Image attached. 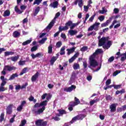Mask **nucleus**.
Masks as SVG:
<instances>
[{
    "mask_svg": "<svg viewBox=\"0 0 126 126\" xmlns=\"http://www.w3.org/2000/svg\"><path fill=\"white\" fill-rule=\"evenodd\" d=\"M99 12L100 14H104V13L107 12V11L105 10V7H102V10H100L99 11Z\"/></svg>",
    "mask_w": 126,
    "mask_h": 126,
    "instance_id": "c03bdc74",
    "label": "nucleus"
},
{
    "mask_svg": "<svg viewBox=\"0 0 126 126\" xmlns=\"http://www.w3.org/2000/svg\"><path fill=\"white\" fill-rule=\"evenodd\" d=\"M12 108H13V104H9L6 108L7 115H11L12 114Z\"/></svg>",
    "mask_w": 126,
    "mask_h": 126,
    "instance_id": "0eeeda50",
    "label": "nucleus"
},
{
    "mask_svg": "<svg viewBox=\"0 0 126 126\" xmlns=\"http://www.w3.org/2000/svg\"><path fill=\"white\" fill-rule=\"evenodd\" d=\"M98 19H99V20L102 22V21H104V20L105 19V16L103 15H101L99 17H98Z\"/></svg>",
    "mask_w": 126,
    "mask_h": 126,
    "instance_id": "a18cd8bd",
    "label": "nucleus"
},
{
    "mask_svg": "<svg viewBox=\"0 0 126 126\" xmlns=\"http://www.w3.org/2000/svg\"><path fill=\"white\" fill-rule=\"evenodd\" d=\"M74 101H72L69 103L68 105V109L69 111H70V112L73 111V107H75V106H77V105L80 104V101L79 100V99L77 98V97H74Z\"/></svg>",
    "mask_w": 126,
    "mask_h": 126,
    "instance_id": "7ed1b4c3",
    "label": "nucleus"
},
{
    "mask_svg": "<svg viewBox=\"0 0 126 126\" xmlns=\"http://www.w3.org/2000/svg\"><path fill=\"white\" fill-rule=\"evenodd\" d=\"M62 42L59 41L56 43V46L57 48H61V46H62Z\"/></svg>",
    "mask_w": 126,
    "mask_h": 126,
    "instance_id": "bf43d9fd",
    "label": "nucleus"
},
{
    "mask_svg": "<svg viewBox=\"0 0 126 126\" xmlns=\"http://www.w3.org/2000/svg\"><path fill=\"white\" fill-rule=\"evenodd\" d=\"M116 23H118V21H117V20L113 21L111 25L109 26V29H112Z\"/></svg>",
    "mask_w": 126,
    "mask_h": 126,
    "instance_id": "a19ab883",
    "label": "nucleus"
},
{
    "mask_svg": "<svg viewBox=\"0 0 126 126\" xmlns=\"http://www.w3.org/2000/svg\"><path fill=\"white\" fill-rule=\"evenodd\" d=\"M40 11V6H37L34 10V12L33 13V16H36L39 12Z\"/></svg>",
    "mask_w": 126,
    "mask_h": 126,
    "instance_id": "b1692460",
    "label": "nucleus"
},
{
    "mask_svg": "<svg viewBox=\"0 0 126 126\" xmlns=\"http://www.w3.org/2000/svg\"><path fill=\"white\" fill-rule=\"evenodd\" d=\"M10 15V11L9 10H6L4 11L3 16L6 17V16H9Z\"/></svg>",
    "mask_w": 126,
    "mask_h": 126,
    "instance_id": "a878e982",
    "label": "nucleus"
},
{
    "mask_svg": "<svg viewBox=\"0 0 126 126\" xmlns=\"http://www.w3.org/2000/svg\"><path fill=\"white\" fill-rule=\"evenodd\" d=\"M43 0H35V1L33 2V4H37V5H39L40 4V3Z\"/></svg>",
    "mask_w": 126,
    "mask_h": 126,
    "instance_id": "37998d69",
    "label": "nucleus"
},
{
    "mask_svg": "<svg viewBox=\"0 0 126 126\" xmlns=\"http://www.w3.org/2000/svg\"><path fill=\"white\" fill-rule=\"evenodd\" d=\"M96 16V13H94L93 15L89 19V21L90 22H93V20H94V17Z\"/></svg>",
    "mask_w": 126,
    "mask_h": 126,
    "instance_id": "58836bf2",
    "label": "nucleus"
},
{
    "mask_svg": "<svg viewBox=\"0 0 126 126\" xmlns=\"http://www.w3.org/2000/svg\"><path fill=\"white\" fill-rule=\"evenodd\" d=\"M112 18H110V19L107 20L105 23H103L101 24V27H106V26H108L110 23H111V20Z\"/></svg>",
    "mask_w": 126,
    "mask_h": 126,
    "instance_id": "2eb2a0df",
    "label": "nucleus"
},
{
    "mask_svg": "<svg viewBox=\"0 0 126 126\" xmlns=\"http://www.w3.org/2000/svg\"><path fill=\"white\" fill-rule=\"evenodd\" d=\"M68 33L70 34V36H74V35L77 34V31L75 30H71L68 31Z\"/></svg>",
    "mask_w": 126,
    "mask_h": 126,
    "instance_id": "393cba45",
    "label": "nucleus"
},
{
    "mask_svg": "<svg viewBox=\"0 0 126 126\" xmlns=\"http://www.w3.org/2000/svg\"><path fill=\"white\" fill-rule=\"evenodd\" d=\"M25 63H26V61H20L19 62V65H24L25 64Z\"/></svg>",
    "mask_w": 126,
    "mask_h": 126,
    "instance_id": "8fccbe9b",
    "label": "nucleus"
},
{
    "mask_svg": "<svg viewBox=\"0 0 126 126\" xmlns=\"http://www.w3.org/2000/svg\"><path fill=\"white\" fill-rule=\"evenodd\" d=\"M31 42H32V39L31 38H30V39L22 43V45L23 46H26V45H29V44H30V43H31Z\"/></svg>",
    "mask_w": 126,
    "mask_h": 126,
    "instance_id": "c756f323",
    "label": "nucleus"
},
{
    "mask_svg": "<svg viewBox=\"0 0 126 126\" xmlns=\"http://www.w3.org/2000/svg\"><path fill=\"white\" fill-rule=\"evenodd\" d=\"M95 30V28L93 26V25L89 27V28L88 29V31H93V30Z\"/></svg>",
    "mask_w": 126,
    "mask_h": 126,
    "instance_id": "5fc2aeb1",
    "label": "nucleus"
},
{
    "mask_svg": "<svg viewBox=\"0 0 126 126\" xmlns=\"http://www.w3.org/2000/svg\"><path fill=\"white\" fill-rule=\"evenodd\" d=\"M88 9H89V8L88 7V6H87L86 5L84 6V11H85L86 12H87L88 11Z\"/></svg>",
    "mask_w": 126,
    "mask_h": 126,
    "instance_id": "338daca9",
    "label": "nucleus"
},
{
    "mask_svg": "<svg viewBox=\"0 0 126 126\" xmlns=\"http://www.w3.org/2000/svg\"><path fill=\"white\" fill-rule=\"evenodd\" d=\"M18 77V74H17V73H15L14 74H12L10 78H9V80H13L15 77Z\"/></svg>",
    "mask_w": 126,
    "mask_h": 126,
    "instance_id": "412c9836",
    "label": "nucleus"
},
{
    "mask_svg": "<svg viewBox=\"0 0 126 126\" xmlns=\"http://www.w3.org/2000/svg\"><path fill=\"white\" fill-rule=\"evenodd\" d=\"M115 60V57L114 56H112L111 57L109 58L108 59V62L109 63H112V62H114V60Z\"/></svg>",
    "mask_w": 126,
    "mask_h": 126,
    "instance_id": "052dcab7",
    "label": "nucleus"
},
{
    "mask_svg": "<svg viewBox=\"0 0 126 126\" xmlns=\"http://www.w3.org/2000/svg\"><path fill=\"white\" fill-rule=\"evenodd\" d=\"M114 89H119L122 87V85H113Z\"/></svg>",
    "mask_w": 126,
    "mask_h": 126,
    "instance_id": "49530a36",
    "label": "nucleus"
},
{
    "mask_svg": "<svg viewBox=\"0 0 126 126\" xmlns=\"http://www.w3.org/2000/svg\"><path fill=\"white\" fill-rule=\"evenodd\" d=\"M77 119H78V121H79V120H81V121H82L84 118H85V115L84 114H79L76 116Z\"/></svg>",
    "mask_w": 126,
    "mask_h": 126,
    "instance_id": "6ab92c4d",
    "label": "nucleus"
},
{
    "mask_svg": "<svg viewBox=\"0 0 126 126\" xmlns=\"http://www.w3.org/2000/svg\"><path fill=\"white\" fill-rule=\"evenodd\" d=\"M43 56H44V54H43L42 52H39L36 54V56L37 58H40V57H43Z\"/></svg>",
    "mask_w": 126,
    "mask_h": 126,
    "instance_id": "4d7b16f0",
    "label": "nucleus"
},
{
    "mask_svg": "<svg viewBox=\"0 0 126 126\" xmlns=\"http://www.w3.org/2000/svg\"><path fill=\"white\" fill-rule=\"evenodd\" d=\"M73 67L75 70H76V69H79L80 68L79 66V64L77 63H74L73 65Z\"/></svg>",
    "mask_w": 126,
    "mask_h": 126,
    "instance_id": "2f4dec72",
    "label": "nucleus"
},
{
    "mask_svg": "<svg viewBox=\"0 0 126 126\" xmlns=\"http://www.w3.org/2000/svg\"><path fill=\"white\" fill-rule=\"evenodd\" d=\"M39 72H36V73L34 74L33 76L32 77V82H35L39 78Z\"/></svg>",
    "mask_w": 126,
    "mask_h": 126,
    "instance_id": "9d476101",
    "label": "nucleus"
},
{
    "mask_svg": "<svg viewBox=\"0 0 126 126\" xmlns=\"http://www.w3.org/2000/svg\"><path fill=\"white\" fill-rule=\"evenodd\" d=\"M60 15H61V13H60V12H57V13L56 14L55 16V17H54L53 20H54V21L56 20V19L57 18H59V17L60 16Z\"/></svg>",
    "mask_w": 126,
    "mask_h": 126,
    "instance_id": "de8ad7c7",
    "label": "nucleus"
},
{
    "mask_svg": "<svg viewBox=\"0 0 126 126\" xmlns=\"http://www.w3.org/2000/svg\"><path fill=\"white\" fill-rule=\"evenodd\" d=\"M58 5H59V2L57 1L53 2V3H51L50 4V6H51V7H54V8H57L58 7Z\"/></svg>",
    "mask_w": 126,
    "mask_h": 126,
    "instance_id": "dca6fc26",
    "label": "nucleus"
},
{
    "mask_svg": "<svg viewBox=\"0 0 126 126\" xmlns=\"http://www.w3.org/2000/svg\"><path fill=\"white\" fill-rule=\"evenodd\" d=\"M37 50H38V46H33L31 49V52H32V53H33V52H35L36 51H37Z\"/></svg>",
    "mask_w": 126,
    "mask_h": 126,
    "instance_id": "4c0bfd02",
    "label": "nucleus"
},
{
    "mask_svg": "<svg viewBox=\"0 0 126 126\" xmlns=\"http://www.w3.org/2000/svg\"><path fill=\"white\" fill-rule=\"evenodd\" d=\"M48 105V100H43L40 102L41 107H45Z\"/></svg>",
    "mask_w": 126,
    "mask_h": 126,
    "instance_id": "cd10ccee",
    "label": "nucleus"
},
{
    "mask_svg": "<svg viewBox=\"0 0 126 126\" xmlns=\"http://www.w3.org/2000/svg\"><path fill=\"white\" fill-rule=\"evenodd\" d=\"M120 72H121V71L116 70L115 72H114V73L113 74V76H116L118 75V74L120 73Z\"/></svg>",
    "mask_w": 126,
    "mask_h": 126,
    "instance_id": "13d9d810",
    "label": "nucleus"
},
{
    "mask_svg": "<svg viewBox=\"0 0 126 126\" xmlns=\"http://www.w3.org/2000/svg\"><path fill=\"white\" fill-rule=\"evenodd\" d=\"M22 109H23V106L20 105L17 107V110L18 111V112H21Z\"/></svg>",
    "mask_w": 126,
    "mask_h": 126,
    "instance_id": "864d4df0",
    "label": "nucleus"
},
{
    "mask_svg": "<svg viewBox=\"0 0 126 126\" xmlns=\"http://www.w3.org/2000/svg\"><path fill=\"white\" fill-rule=\"evenodd\" d=\"M57 60H58V57L53 56L50 60V64L54 65V63H55V62H56Z\"/></svg>",
    "mask_w": 126,
    "mask_h": 126,
    "instance_id": "a211bd4d",
    "label": "nucleus"
},
{
    "mask_svg": "<svg viewBox=\"0 0 126 126\" xmlns=\"http://www.w3.org/2000/svg\"><path fill=\"white\" fill-rule=\"evenodd\" d=\"M78 2V6L80 8H82V6H83V0H79Z\"/></svg>",
    "mask_w": 126,
    "mask_h": 126,
    "instance_id": "c9c22d12",
    "label": "nucleus"
},
{
    "mask_svg": "<svg viewBox=\"0 0 126 126\" xmlns=\"http://www.w3.org/2000/svg\"><path fill=\"white\" fill-rule=\"evenodd\" d=\"M106 85L108 86L111 84V79H108L105 82Z\"/></svg>",
    "mask_w": 126,
    "mask_h": 126,
    "instance_id": "e2e57ef3",
    "label": "nucleus"
},
{
    "mask_svg": "<svg viewBox=\"0 0 126 126\" xmlns=\"http://www.w3.org/2000/svg\"><path fill=\"white\" fill-rule=\"evenodd\" d=\"M45 110H46V107H42V108L38 109L37 111H35L34 113L36 115H40V114H42Z\"/></svg>",
    "mask_w": 126,
    "mask_h": 126,
    "instance_id": "f8f14e48",
    "label": "nucleus"
},
{
    "mask_svg": "<svg viewBox=\"0 0 126 126\" xmlns=\"http://www.w3.org/2000/svg\"><path fill=\"white\" fill-rule=\"evenodd\" d=\"M102 53V50L100 49H98L95 50V52L91 56H90L89 61H90V65L93 67H96L98 65V62L95 59L96 58V56L101 54Z\"/></svg>",
    "mask_w": 126,
    "mask_h": 126,
    "instance_id": "f257e3e1",
    "label": "nucleus"
},
{
    "mask_svg": "<svg viewBox=\"0 0 126 126\" xmlns=\"http://www.w3.org/2000/svg\"><path fill=\"white\" fill-rule=\"evenodd\" d=\"M15 89L16 90H20V89H21V86H20V85H16L15 86Z\"/></svg>",
    "mask_w": 126,
    "mask_h": 126,
    "instance_id": "69168bd1",
    "label": "nucleus"
},
{
    "mask_svg": "<svg viewBox=\"0 0 126 126\" xmlns=\"http://www.w3.org/2000/svg\"><path fill=\"white\" fill-rule=\"evenodd\" d=\"M18 59H19V55L10 58V59L12 62H17V61H18Z\"/></svg>",
    "mask_w": 126,
    "mask_h": 126,
    "instance_id": "c85d7f7f",
    "label": "nucleus"
},
{
    "mask_svg": "<svg viewBox=\"0 0 126 126\" xmlns=\"http://www.w3.org/2000/svg\"><path fill=\"white\" fill-rule=\"evenodd\" d=\"M14 54V52L12 51H7L4 52L5 57H7V56H12V55Z\"/></svg>",
    "mask_w": 126,
    "mask_h": 126,
    "instance_id": "bb28decb",
    "label": "nucleus"
},
{
    "mask_svg": "<svg viewBox=\"0 0 126 126\" xmlns=\"http://www.w3.org/2000/svg\"><path fill=\"white\" fill-rule=\"evenodd\" d=\"M16 67L11 66L9 65H5L3 67V70L1 72V74L2 75H5L6 74V71H12L15 70Z\"/></svg>",
    "mask_w": 126,
    "mask_h": 126,
    "instance_id": "20e7f679",
    "label": "nucleus"
},
{
    "mask_svg": "<svg viewBox=\"0 0 126 126\" xmlns=\"http://www.w3.org/2000/svg\"><path fill=\"white\" fill-rule=\"evenodd\" d=\"M88 50V47L87 46H83L80 49L81 52H85Z\"/></svg>",
    "mask_w": 126,
    "mask_h": 126,
    "instance_id": "79ce46f5",
    "label": "nucleus"
},
{
    "mask_svg": "<svg viewBox=\"0 0 126 126\" xmlns=\"http://www.w3.org/2000/svg\"><path fill=\"white\" fill-rule=\"evenodd\" d=\"M91 35H94V36H95V35H96V32H93L88 34V36H91Z\"/></svg>",
    "mask_w": 126,
    "mask_h": 126,
    "instance_id": "774afa93",
    "label": "nucleus"
},
{
    "mask_svg": "<svg viewBox=\"0 0 126 126\" xmlns=\"http://www.w3.org/2000/svg\"><path fill=\"white\" fill-rule=\"evenodd\" d=\"M99 25H100V23H97V22H95V23L93 25V26H94V30L95 31H98V28H99Z\"/></svg>",
    "mask_w": 126,
    "mask_h": 126,
    "instance_id": "4be33fe9",
    "label": "nucleus"
},
{
    "mask_svg": "<svg viewBox=\"0 0 126 126\" xmlns=\"http://www.w3.org/2000/svg\"><path fill=\"white\" fill-rule=\"evenodd\" d=\"M75 58L72 57L69 60V63H73L74 61H75Z\"/></svg>",
    "mask_w": 126,
    "mask_h": 126,
    "instance_id": "603ef678",
    "label": "nucleus"
},
{
    "mask_svg": "<svg viewBox=\"0 0 126 126\" xmlns=\"http://www.w3.org/2000/svg\"><path fill=\"white\" fill-rule=\"evenodd\" d=\"M105 99L106 101H111L113 98H112V96H111L110 95L106 94L105 96Z\"/></svg>",
    "mask_w": 126,
    "mask_h": 126,
    "instance_id": "e433bc0d",
    "label": "nucleus"
},
{
    "mask_svg": "<svg viewBox=\"0 0 126 126\" xmlns=\"http://www.w3.org/2000/svg\"><path fill=\"white\" fill-rule=\"evenodd\" d=\"M0 80L2 81L0 86L3 87L6 84V78L4 79V76H1L0 78Z\"/></svg>",
    "mask_w": 126,
    "mask_h": 126,
    "instance_id": "ddd939ff",
    "label": "nucleus"
},
{
    "mask_svg": "<svg viewBox=\"0 0 126 126\" xmlns=\"http://www.w3.org/2000/svg\"><path fill=\"white\" fill-rule=\"evenodd\" d=\"M48 122L44 121L43 120H37L35 121V125L36 126H46Z\"/></svg>",
    "mask_w": 126,
    "mask_h": 126,
    "instance_id": "423d86ee",
    "label": "nucleus"
},
{
    "mask_svg": "<svg viewBox=\"0 0 126 126\" xmlns=\"http://www.w3.org/2000/svg\"><path fill=\"white\" fill-rule=\"evenodd\" d=\"M27 7V6L26 5H22L20 6V8H21V10H25V9H26Z\"/></svg>",
    "mask_w": 126,
    "mask_h": 126,
    "instance_id": "0e129e2a",
    "label": "nucleus"
},
{
    "mask_svg": "<svg viewBox=\"0 0 126 126\" xmlns=\"http://www.w3.org/2000/svg\"><path fill=\"white\" fill-rule=\"evenodd\" d=\"M106 45H104L102 46V48L103 49H106V50H108L109 48H110L111 45H112V41L108 40L107 42Z\"/></svg>",
    "mask_w": 126,
    "mask_h": 126,
    "instance_id": "9b49d317",
    "label": "nucleus"
},
{
    "mask_svg": "<svg viewBox=\"0 0 126 126\" xmlns=\"http://www.w3.org/2000/svg\"><path fill=\"white\" fill-rule=\"evenodd\" d=\"M117 106H118V103H112L109 106V109H110L111 113H114L117 110Z\"/></svg>",
    "mask_w": 126,
    "mask_h": 126,
    "instance_id": "6e6552de",
    "label": "nucleus"
},
{
    "mask_svg": "<svg viewBox=\"0 0 126 126\" xmlns=\"http://www.w3.org/2000/svg\"><path fill=\"white\" fill-rule=\"evenodd\" d=\"M77 121H78V119H77V116H75L72 119L71 121H70V123L71 124H73L74 122H76Z\"/></svg>",
    "mask_w": 126,
    "mask_h": 126,
    "instance_id": "ea45409f",
    "label": "nucleus"
},
{
    "mask_svg": "<svg viewBox=\"0 0 126 126\" xmlns=\"http://www.w3.org/2000/svg\"><path fill=\"white\" fill-rule=\"evenodd\" d=\"M46 40H47V38H43L39 41V43L40 44H44Z\"/></svg>",
    "mask_w": 126,
    "mask_h": 126,
    "instance_id": "09e8293b",
    "label": "nucleus"
},
{
    "mask_svg": "<svg viewBox=\"0 0 126 126\" xmlns=\"http://www.w3.org/2000/svg\"><path fill=\"white\" fill-rule=\"evenodd\" d=\"M28 85V83H26L24 85L21 86V89H25L26 87Z\"/></svg>",
    "mask_w": 126,
    "mask_h": 126,
    "instance_id": "680f3d73",
    "label": "nucleus"
},
{
    "mask_svg": "<svg viewBox=\"0 0 126 126\" xmlns=\"http://www.w3.org/2000/svg\"><path fill=\"white\" fill-rule=\"evenodd\" d=\"M76 49V47L75 46L73 47L71 49H66V51H67V55L68 56H69L70 54H72V53H74V51H75V49Z\"/></svg>",
    "mask_w": 126,
    "mask_h": 126,
    "instance_id": "4468645a",
    "label": "nucleus"
},
{
    "mask_svg": "<svg viewBox=\"0 0 126 126\" xmlns=\"http://www.w3.org/2000/svg\"><path fill=\"white\" fill-rule=\"evenodd\" d=\"M109 41V36L106 37H102L98 40V46L99 47H103V46H105V44L107 43Z\"/></svg>",
    "mask_w": 126,
    "mask_h": 126,
    "instance_id": "39448f33",
    "label": "nucleus"
},
{
    "mask_svg": "<svg viewBox=\"0 0 126 126\" xmlns=\"http://www.w3.org/2000/svg\"><path fill=\"white\" fill-rule=\"evenodd\" d=\"M20 36V32H19L18 31H15L13 33V36L14 38H17L18 37H19Z\"/></svg>",
    "mask_w": 126,
    "mask_h": 126,
    "instance_id": "aec40b11",
    "label": "nucleus"
},
{
    "mask_svg": "<svg viewBox=\"0 0 126 126\" xmlns=\"http://www.w3.org/2000/svg\"><path fill=\"white\" fill-rule=\"evenodd\" d=\"M15 11L17 13H18V14H21V13H22V12H23V11H21V10H20V9H19V8H18V6H15Z\"/></svg>",
    "mask_w": 126,
    "mask_h": 126,
    "instance_id": "5701e85b",
    "label": "nucleus"
},
{
    "mask_svg": "<svg viewBox=\"0 0 126 126\" xmlns=\"http://www.w3.org/2000/svg\"><path fill=\"white\" fill-rule=\"evenodd\" d=\"M4 121V113H1L0 115V123H2Z\"/></svg>",
    "mask_w": 126,
    "mask_h": 126,
    "instance_id": "473e14b6",
    "label": "nucleus"
},
{
    "mask_svg": "<svg viewBox=\"0 0 126 126\" xmlns=\"http://www.w3.org/2000/svg\"><path fill=\"white\" fill-rule=\"evenodd\" d=\"M52 120H55L56 122H58V121L61 120V118H60L59 117H58L56 116V117H53L52 118Z\"/></svg>",
    "mask_w": 126,
    "mask_h": 126,
    "instance_id": "3c124183",
    "label": "nucleus"
},
{
    "mask_svg": "<svg viewBox=\"0 0 126 126\" xmlns=\"http://www.w3.org/2000/svg\"><path fill=\"white\" fill-rule=\"evenodd\" d=\"M80 22H78L76 23H72V21H68L67 23L65 24V26L62 27V26H60L59 28V30L60 32L62 31H65V30H68V27L71 26L70 27V30H72L74 29V28L78 25H79V24Z\"/></svg>",
    "mask_w": 126,
    "mask_h": 126,
    "instance_id": "f03ea898",
    "label": "nucleus"
},
{
    "mask_svg": "<svg viewBox=\"0 0 126 126\" xmlns=\"http://www.w3.org/2000/svg\"><path fill=\"white\" fill-rule=\"evenodd\" d=\"M65 50V47L64 46L62 47L60 50V55L61 56L65 55V51H64Z\"/></svg>",
    "mask_w": 126,
    "mask_h": 126,
    "instance_id": "7c9ffc66",
    "label": "nucleus"
},
{
    "mask_svg": "<svg viewBox=\"0 0 126 126\" xmlns=\"http://www.w3.org/2000/svg\"><path fill=\"white\" fill-rule=\"evenodd\" d=\"M41 103H36L35 104V105L33 106V108H40L41 107Z\"/></svg>",
    "mask_w": 126,
    "mask_h": 126,
    "instance_id": "6e6d98bb",
    "label": "nucleus"
},
{
    "mask_svg": "<svg viewBox=\"0 0 126 126\" xmlns=\"http://www.w3.org/2000/svg\"><path fill=\"white\" fill-rule=\"evenodd\" d=\"M58 112H59L60 115H64L66 114V111L63 109H59L58 110Z\"/></svg>",
    "mask_w": 126,
    "mask_h": 126,
    "instance_id": "72a5a7b5",
    "label": "nucleus"
},
{
    "mask_svg": "<svg viewBox=\"0 0 126 126\" xmlns=\"http://www.w3.org/2000/svg\"><path fill=\"white\" fill-rule=\"evenodd\" d=\"M76 89V86L75 85H71L70 87L65 88L64 89V91L66 92H71L74 89Z\"/></svg>",
    "mask_w": 126,
    "mask_h": 126,
    "instance_id": "1a4fd4ad",
    "label": "nucleus"
},
{
    "mask_svg": "<svg viewBox=\"0 0 126 126\" xmlns=\"http://www.w3.org/2000/svg\"><path fill=\"white\" fill-rule=\"evenodd\" d=\"M55 24V21L53 20L47 26L46 29H52V28L53 26H54V25Z\"/></svg>",
    "mask_w": 126,
    "mask_h": 126,
    "instance_id": "f3484780",
    "label": "nucleus"
},
{
    "mask_svg": "<svg viewBox=\"0 0 126 126\" xmlns=\"http://www.w3.org/2000/svg\"><path fill=\"white\" fill-rule=\"evenodd\" d=\"M53 53V45H50L48 46V54H52Z\"/></svg>",
    "mask_w": 126,
    "mask_h": 126,
    "instance_id": "f704fd0d",
    "label": "nucleus"
}]
</instances>
